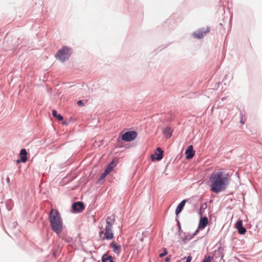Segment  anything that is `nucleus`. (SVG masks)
Returning a JSON list of instances; mask_svg holds the SVG:
<instances>
[{
  "mask_svg": "<svg viewBox=\"0 0 262 262\" xmlns=\"http://www.w3.org/2000/svg\"><path fill=\"white\" fill-rule=\"evenodd\" d=\"M49 221L52 230L57 234H60L63 229V223L59 212L52 209L49 214Z\"/></svg>",
  "mask_w": 262,
  "mask_h": 262,
  "instance_id": "nucleus-2",
  "label": "nucleus"
},
{
  "mask_svg": "<svg viewBox=\"0 0 262 262\" xmlns=\"http://www.w3.org/2000/svg\"><path fill=\"white\" fill-rule=\"evenodd\" d=\"M167 254V251L166 248L163 249V252L159 255L160 257H162Z\"/></svg>",
  "mask_w": 262,
  "mask_h": 262,
  "instance_id": "nucleus-21",
  "label": "nucleus"
},
{
  "mask_svg": "<svg viewBox=\"0 0 262 262\" xmlns=\"http://www.w3.org/2000/svg\"><path fill=\"white\" fill-rule=\"evenodd\" d=\"M137 134L135 131H130L125 133L122 135L121 139L125 141H131L137 137Z\"/></svg>",
  "mask_w": 262,
  "mask_h": 262,
  "instance_id": "nucleus-5",
  "label": "nucleus"
},
{
  "mask_svg": "<svg viewBox=\"0 0 262 262\" xmlns=\"http://www.w3.org/2000/svg\"><path fill=\"white\" fill-rule=\"evenodd\" d=\"M208 220L207 217L204 216L201 219L199 224V228L203 229H204L208 224Z\"/></svg>",
  "mask_w": 262,
  "mask_h": 262,
  "instance_id": "nucleus-12",
  "label": "nucleus"
},
{
  "mask_svg": "<svg viewBox=\"0 0 262 262\" xmlns=\"http://www.w3.org/2000/svg\"><path fill=\"white\" fill-rule=\"evenodd\" d=\"M70 50L67 47H63L61 49L59 50L56 54L57 59L63 62L68 59L70 56Z\"/></svg>",
  "mask_w": 262,
  "mask_h": 262,
  "instance_id": "nucleus-4",
  "label": "nucleus"
},
{
  "mask_svg": "<svg viewBox=\"0 0 262 262\" xmlns=\"http://www.w3.org/2000/svg\"><path fill=\"white\" fill-rule=\"evenodd\" d=\"M172 131L170 127H166L163 129V133L167 138H170L172 136Z\"/></svg>",
  "mask_w": 262,
  "mask_h": 262,
  "instance_id": "nucleus-14",
  "label": "nucleus"
},
{
  "mask_svg": "<svg viewBox=\"0 0 262 262\" xmlns=\"http://www.w3.org/2000/svg\"><path fill=\"white\" fill-rule=\"evenodd\" d=\"M210 190L218 193L224 191L229 184V178L224 171L218 170L213 172L209 178Z\"/></svg>",
  "mask_w": 262,
  "mask_h": 262,
  "instance_id": "nucleus-1",
  "label": "nucleus"
},
{
  "mask_svg": "<svg viewBox=\"0 0 262 262\" xmlns=\"http://www.w3.org/2000/svg\"><path fill=\"white\" fill-rule=\"evenodd\" d=\"M210 261H211V259H210V256L205 255L204 259L203 260V261L202 262H210Z\"/></svg>",
  "mask_w": 262,
  "mask_h": 262,
  "instance_id": "nucleus-20",
  "label": "nucleus"
},
{
  "mask_svg": "<svg viewBox=\"0 0 262 262\" xmlns=\"http://www.w3.org/2000/svg\"><path fill=\"white\" fill-rule=\"evenodd\" d=\"M99 236L102 240H111L114 238L113 227L106 226L104 230H101L99 232Z\"/></svg>",
  "mask_w": 262,
  "mask_h": 262,
  "instance_id": "nucleus-3",
  "label": "nucleus"
},
{
  "mask_svg": "<svg viewBox=\"0 0 262 262\" xmlns=\"http://www.w3.org/2000/svg\"><path fill=\"white\" fill-rule=\"evenodd\" d=\"M77 104L79 106H83L84 105V103L82 102V101L81 100L78 101Z\"/></svg>",
  "mask_w": 262,
  "mask_h": 262,
  "instance_id": "nucleus-23",
  "label": "nucleus"
},
{
  "mask_svg": "<svg viewBox=\"0 0 262 262\" xmlns=\"http://www.w3.org/2000/svg\"><path fill=\"white\" fill-rule=\"evenodd\" d=\"M27 152L26 149H21L19 153L20 156V159H18L16 161L17 163H20V162L25 163L27 161Z\"/></svg>",
  "mask_w": 262,
  "mask_h": 262,
  "instance_id": "nucleus-8",
  "label": "nucleus"
},
{
  "mask_svg": "<svg viewBox=\"0 0 262 262\" xmlns=\"http://www.w3.org/2000/svg\"><path fill=\"white\" fill-rule=\"evenodd\" d=\"M170 259H171V257L170 256H167L165 258V262H169Z\"/></svg>",
  "mask_w": 262,
  "mask_h": 262,
  "instance_id": "nucleus-25",
  "label": "nucleus"
},
{
  "mask_svg": "<svg viewBox=\"0 0 262 262\" xmlns=\"http://www.w3.org/2000/svg\"><path fill=\"white\" fill-rule=\"evenodd\" d=\"M72 208L74 211L81 212L84 209L83 203L81 202H77L73 204Z\"/></svg>",
  "mask_w": 262,
  "mask_h": 262,
  "instance_id": "nucleus-7",
  "label": "nucleus"
},
{
  "mask_svg": "<svg viewBox=\"0 0 262 262\" xmlns=\"http://www.w3.org/2000/svg\"><path fill=\"white\" fill-rule=\"evenodd\" d=\"M157 151H158V153L156 152L155 155L157 156L156 157H155L154 155H152L151 156V159L152 161L156 160L157 161L161 160L163 158V151L162 150V149L160 147H158L157 148Z\"/></svg>",
  "mask_w": 262,
  "mask_h": 262,
  "instance_id": "nucleus-9",
  "label": "nucleus"
},
{
  "mask_svg": "<svg viewBox=\"0 0 262 262\" xmlns=\"http://www.w3.org/2000/svg\"><path fill=\"white\" fill-rule=\"evenodd\" d=\"M241 122L242 123V124H244V122H243V121H241Z\"/></svg>",
  "mask_w": 262,
  "mask_h": 262,
  "instance_id": "nucleus-27",
  "label": "nucleus"
},
{
  "mask_svg": "<svg viewBox=\"0 0 262 262\" xmlns=\"http://www.w3.org/2000/svg\"><path fill=\"white\" fill-rule=\"evenodd\" d=\"M115 221V216L112 215L110 216H108L106 219V226L112 227Z\"/></svg>",
  "mask_w": 262,
  "mask_h": 262,
  "instance_id": "nucleus-15",
  "label": "nucleus"
},
{
  "mask_svg": "<svg viewBox=\"0 0 262 262\" xmlns=\"http://www.w3.org/2000/svg\"><path fill=\"white\" fill-rule=\"evenodd\" d=\"M115 165L116 164L114 161L113 160L109 164V165L107 166L105 170L110 173V172L112 171V170H113V168L115 166Z\"/></svg>",
  "mask_w": 262,
  "mask_h": 262,
  "instance_id": "nucleus-18",
  "label": "nucleus"
},
{
  "mask_svg": "<svg viewBox=\"0 0 262 262\" xmlns=\"http://www.w3.org/2000/svg\"><path fill=\"white\" fill-rule=\"evenodd\" d=\"M102 262H114L112 256L104 255L102 258Z\"/></svg>",
  "mask_w": 262,
  "mask_h": 262,
  "instance_id": "nucleus-17",
  "label": "nucleus"
},
{
  "mask_svg": "<svg viewBox=\"0 0 262 262\" xmlns=\"http://www.w3.org/2000/svg\"><path fill=\"white\" fill-rule=\"evenodd\" d=\"M109 173L106 170H105L104 172L101 174V179H104L105 178V177Z\"/></svg>",
  "mask_w": 262,
  "mask_h": 262,
  "instance_id": "nucleus-22",
  "label": "nucleus"
},
{
  "mask_svg": "<svg viewBox=\"0 0 262 262\" xmlns=\"http://www.w3.org/2000/svg\"><path fill=\"white\" fill-rule=\"evenodd\" d=\"M110 246L113 248L114 253L118 254L121 251V247L116 243L112 242L110 244Z\"/></svg>",
  "mask_w": 262,
  "mask_h": 262,
  "instance_id": "nucleus-13",
  "label": "nucleus"
},
{
  "mask_svg": "<svg viewBox=\"0 0 262 262\" xmlns=\"http://www.w3.org/2000/svg\"><path fill=\"white\" fill-rule=\"evenodd\" d=\"M198 231H199V230H198H198H196V231H195V234H196V232H198Z\"/></svg>",
  "mask_w": 262,
  "mask_h": 262,
  "instance_id": "nucleus-26",
  "label": "nucleus"
},
{
  "mask_svg": "<svg viewBox=\"0 0 262 262\" xmlns=\"http://www.w3.org/2000/svg\"><path fill=\"white\" fill-rule=\"evenodd\" d=\"M235 227L238 230V232L241 234H244L246 232V229L243 226V222L242 220L238 221L236 224Z\"/></svg>",
  "mask_w": 262,
  "mask_h": 262,
  "instance_id": "nucleus-10",
  "label": "nucleus"
},
{
  "mask_svg": "<svg viewBox=\"0 0 262 262\" xmlns=\"http://www.w3.org/2000/svg\"><path fill=\"white\" fill-rule=\"evenodd\" d=\"M52 115L54 117H56L57 118V119L59 120H63V117L61 116L60 114H57V112L56 110H53L52 111Z\"/></svg>",
  "mask_w": 262,
  "mask_h": 262,
  "instance_id": "nucleus-19",
  "label": "nucleus"
},
{
  "mask_svg": "<svg viewBox=\"0 0 262 262\" xmlns=\"http://www.w3.org/2000/svg\"><path fill=\"white\" fill-rule=\"evenodd\" d=\"M186 159H190L192 158L194 155V151L193 149V146L190 145L185 151Z\"/></svg>",
  "mask_w": 262,
  "mask_h": 262,
  "instance_id": "nucleus-11",
  "label": "nucleus"
},
{
  "mask_svg": "<svg viewBox=\"0 0 262 262\" xmlns=\"http://www.w3.org/2000/svg\"><path fill=\"white\" fill-rule=\"evenodd\" d=\"M210 31V28L208 27L203 28L195 32L193 34V36L194 38H196L198 39L201 38L205 35L206 34L208 33Z\"/></svg>",
  "mask_w": 262,
  "mask_h": 262,
  "instance_id": "nucleus-6",
  "label": "nucleus"
},
{
  "mask_svg": "<svg viewBox=\"0 0 262 262\" xmlns=\"http://www.w3.org/2000/svg\"><path fill=\"white\" fill-rule=\"evenodd\" d=\"M186 200H183L178 206L176 210V214L178 215L183 210L184 206H185Z\"/></svg>",
  "mask_w": 262,
  "mask_h": 262,
  "instance_id": "nucleus-16",
  "label": "nucleus"
},
{
  "mask_svg": "<svg viewBox=\"0 0 262 262\" xmlns=\"http://www.w3.org/2000/svg\"><path fill=\"white\" fill-rule=\"evenodd\" d=\"M192 259V257L191 256H189L187 257L186 262H190Z\"/></svg>",
  "mask_w": 262,
  "mask_h": 262,
  "instance_id": "nucleus-24",
  "label": "nucleus"
}]
</instances>
